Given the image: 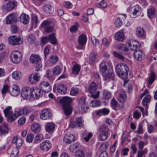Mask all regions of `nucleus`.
Masks as SVG:
<instances>
[{
	"mask_svg": "<svg viewBox=\"0 0 157 157\" xmlns=\"http://www.w3.org/2000/svg\"><path fill=\"white\" fill-rule=\"evenodd\" d=\"M83 121L82 117H78L76 118L75 121L74 123H71L70 126L71 128L77 127H82L83 126Z\"/></svg>",
	"mask_w": 157,
	"mask_h": 157,
	"instance_id": "obj_18",
	"label": "nucleus"
},
{
	"mask_svg": "<svg viewBox=\"0 0 157 157\" xmlns=\"http://www.w3.org/2000/svg\"><path fill=\"white\" fill-rule=\"evenodd\" d=\"M30 94L32 97L36 98L40 97L42 95L40 89L36 87L31 88Z\"/></svg>",
	"mask_w": 157,
	"mask_h": 157,
	"instance_id": "obj_13",
	"label": "nucleus"
},
{
	"mask_svg": "<svg viewBox=\"0 0 157 157\" xmlns=\"http://www.w3.org/2000/svg\"><path fill=\"white\" fill-rule=\"evenodd\" d=\"M115 39L118 41H122L124 38V35L122 30L117 32L115 35Z\"/></svg>",
	"mask_w": 157,
	"mask_h": 157,
	"instance_id": "obj_30",
	"label": "nucleus"
},
{
	"mask_svg": "<svg viewBox=\"0 0 157 157\" xmlns=\"http://www.w3.org/2000/svg\"><path fill=\"white\" fill-rule=\"evenodd\" d=\"M109 112V110L107 108H104L98 110L97 112V114L101 115V114L105 115L108 114Z\"/></svg>",
	"mask_w": 157,
	"mask_h": 157,
	"instance_id": "obj_39",
	"label": "nucleus"
},
{
	"mask_svg": "<svg viewBox=\"0 0 157 157\" xmlns=\"http://www.w3.org/2000/svg\"><path fill=\"white\" fill-rule=\"evenodd\" d=\"M126 95L125 92H123L120 94L118 97L119 101L122 103L125 102L126 101Z\"/></svg>",
	"mask_w": 157,
	"mask_h": 157,
	"instance_id": "obj_43",
	"label": "nucleus"
},
{
	"mask_svg": "<svg viewBox=\"0 0 157 157\" xmlns=\"http://www.w3.org/2000/svg\"><path fill=\"white\" fill-rule=\"evenodd\" d=\"M38 22V17L36 15H34L32 17L31 22L33 25H34L35 27H36Z\"/></svg>",
	"mask_w": 157,
	"mask_h": 157,
	"instance_id": "obj_49",
	"label": "nucleus"
},
{
	"mask_svg": "<svg viewBox=\"0 0 157 157\" xmlns=\"http://www.w3.org/2000/svg\"><path fill=\"white\" fill-rule=\"evenodd\" d=\"M151 99L150 95H147L143 100L142 103L144 106H146Z\"/></svg>",
	"mask_w": 157,
	"mask_h": 157,
	"instance_id": "obj_51",
	"label": "nucleus"
},
{
	"mask_svg": "<svg viewBox=\"0 0 157 157\" xmlns=\"http://www.w3.org/2000/svg\"><path fill=\"white\" fill-rule=\"evenodd\" d=\"M122 24V20L119 18H117L115 21V25L117 28L120 27Z\"/></svg>",
	"mask_w": 157,
	"mask_h": 157,
	"instance_id": "obj_56",
	"label": "nucleus"
},
{
	"mask_svg": "<svg viewBox=\"0 0 157 157\" xmlns=\"http://www.w3.org/2000/svg\"><path fill=\"white\" fill-rule=\"evenodd\" d=\"M58 92L61 94H65L67 89L66 86L62 84H59L57 87Z\"/></svg>",
	"mask_w": 157,
	"mask_h": 157,
	"instance_id": "obj_34",
	"label": "nucleus"
},
{
	"mask_svg": "<svg viewBox=\"0 0 157 157\" xmlns=\"http://www.w3.org/2000/svg\"><path fill=\"white\" fill-rule=\"evenodd\" d=\"M40 78V75L37 73L31 74L29 76V79L30 82L32 83H36L38 82Z\"/></svg>",
	"mask_w": 157,
	"mask_h": 157,
	"instance_id": "obj_24",
	"label": "nucleus"
},
{
	"mask_svg": "<svg viewBox=\"0 0 157 157\" xmlns=\"http://www.w3.org/2000/svg\"><path fill=\"white\" fill-rule=\"evenodd\" d=\"M29 111L26 107L23 108L20 111V116L22 115H26L29 113Z\"/></svg>",
	"mask_w": 157,
	"mask_h": 157,
	"instance_id": "obj_58",
	"label": "nucleus"
},
{
	"mask_svg": "<svg viewBox=\"0 0 157 157\" xmlns=\"http://www.w3.org/2000/svg\"><path fill=\"white\" fill-rule=\"evenodd\" d=\"M82 135L84 136V139L86 142H88L89 139L93 136V135L91 132H88L86 131H85L82 134Z\"/></svg>",
	"mask_w": 157,
	"mask_h": 157,
	"instance_id": "obj_38",
	"label": "nucleus"
},
{
	"mask_svg": "<svg viewBox=\"0 0 157 157\" xmlns=\"http://www.w3.org/2000/svg\"><path fill=\"white\" fill-rule=\"evenodd\" d=\"M40 147L42 150L47 151L51 148V144L49 141L45 140L40 144Z\"/></svg>",
	"mask_w": 157,
	"mask_h": 157,
	"instance_id": "obj_22",
	"label": "nucleus"
},
{
	"mask_svg": "<svg viewBox=\"0 0 157 157\" xmlns=\"http://www.w3.org/2000/svg\"><path fill=\"white\" fill-rule=\"evenodd\" d=\"M117 49L119 52L123 54H125L128 51V48L125 47L122 43H120L117 45Z\"/></svg>",
	"mask_w": 157,
	"mask_h": 157,
	"instance_id": "obj_28",
	"label": "nucleus"
},
{
	"mask_svg": "<svg viewBox=\"0 0 157 157\" xmlns=\"http://www.w3.org/2000/svg\"><path fill=\"white\" fill-rule=\"evenodd\" d=\"M81 69L80 66L78 63L75 64L72 68V72L75 75L78 74Z\"/></svg>",
	"mask_w": 157,
	"mask_h": 157,
	"instance_id": "obj_35",
	"label": "nucleus"
},
{
	"mask_svg": "<svg viewBox=\"0 0 157 157\" xmlns=\"http://www.w3.org/2000/svg\"><path fill=\"white\" fill-rule=\"evenodd\" d=\"M147 131L149 133L153 132L155 130L154 127L151 124H148L147 126Z\"/></svg>",
	"mask_w": 157,
	"mask_h": 157,
	"instance_id": "obj_60",
	"label": "nucleus"
},
{
	"mask_svg": "<svg viewBox=\"0 0 157 157\" xmlns=\"http://www.w3.org/2000/svg\"><path fill=\"white\" fill-rule=\"evenodd\" d=\"M103 96L105 100H108L111 97V93L108 90H104L103 92Z\"/></svg>",
	"mask_w": 157,
	"mask_h": 157,
	"instance_id": "obj_41",
	"label": "nucleus"
},
{
	"mask_svg": "<svg viewBox=\"0 0 157 157\" xmlns=\"http://www.w3.org/2000/svg\"><path fill=\"white\" fill-rule=\"evenodd\" d=\"M103 78L104 80L109 82L111 80H114L115 79V74L114 72L109 71H107L105 72L102 74Z\"/></svg>",
	"mask_w": 157,
	"mask_h": 157,
	"instance_id": "obj_10",
	"label": "nucleus"
},
{
	"mask_svg": "<svg viewBox=\"0 0 157 157\" xmlns=\"http://www.w3.org/2000/svg\"><path fill=\"white\" fill-rule=\"evenodd\" d=\"M87 38L86 35L82 34L80 35L78 38V43L81 45L79 47H77L78 48L82 49L83 48V46L86 43Z\"/></svg>",
	"mask_w": 157,
	"mask_h": 157,
	"instance_id": "obj_16",
	"label": "nucleus"
},
{
	"mask_svg": "<svg viewBox=\"0 0 157 157\" xmlns=\"http://www.w3.org/2000/svg\"><path fill=\"white\" fill-rule=\"evenodd\" d=\"M28 40L30 44H33L35 40V38L34 35L30 34L28 36Z\"/></svg>",
	"mask_w": 157,
	"mask_h": 157,
	"instance_id": "obj_54",
	"label": "nucleus"
},
{
	"mask_svg": "<svg viewBox=\"0 0 157 157\" xmlns=\"http://www.w3.org/2000/svg\"><path fill=\"white\" fill-rule=\"evenodd\" d=\"M157 12L156 10L152 7L150 8L147 10V15L150 18H153L156 16Z\"/></svg>",
	"mask_w": 157,
	"mask_h": 157,
	"instance_id": "obj_29",
	"label": "nucleus"
},
{
	"mask_svg": "<svg viewBox=\"0 0 157 157\" xmlns=\"http://www.w3.org/2000/svg\"><path fill=\"white\" fill-rule=\"evenodd\" d=\"M97 86L94 82H92L89 86V90L91 97L94 98H97L99 96L100 92L97 91Z\"/></svg>",
	"mask_w": 157,
	"mask_h": 157,
	"instance_id": "obj_6",
	"label": "nucleus"
},
{
	"mask_svg": "<svg viewBox=\"0 0 157 157\" xmlns=\"http://www.w3.org/2000/svg\"><path fill=\"white\" fill-rule=\"evenodd\" d=\"M111 107L114 109L117 110L120 109V107L118 105V102L114 98L111 100Z\"/></svg>",
	"mask_w": 157,
	"mask_h": 157,
	"instance_id": "obj_37",
	"label": "nucleus"
},
{
	"mask_svg": "<svg viewBox=\"0 0 157 157\" xmlns=\"http://www.w3.org/2000/svg\"><path fill=\"white\" fill-rule=\"evenodd\" d=\"M90 105L92 107L98 106L100 105V102L98 100L92 101L90 103Z\"/></svg>",
	"mask_w": 157,
	"mask_h": 157,
	"instance_id": "obj_50",
	"label": "nucleus"
},
{
	"mask_svg": "<svg viewBox=\"0 0 157 157\" xmlns=\"http://www.w3.org/2000/svg\"><path fill=\"white\" fill-rule=\"evenodd\" d=\"M15 6L16 3L15 2H10L2 6V10L5 11H10L13 9Z\"/></svg>",
	"mask_w": 157,
	"mask_h": 157,
	"instance_id": "obj_14",
	"label": "nucleus"
},
{
	"mask_svg": "<svg viewBox=\"0 0 157 157\" xmlns=\"http://www.w3.org/2000/svg\"><path fill=\"white\" fill-rule=\"evenodd\" d=\"M112 67V63L109 61L103 62L100 65V69L102 74L105 72L108 67Z\"/></svg>",
	"mask_w": 157,
	"mask_h": 157,
	"instance_id": "obj_15",
	"label": "nucleus"
},
{
	"mask_svg": "<svg viewBox=\"0 0 157 157\" xmlns=\"http://www.w3.org/2000/svg\"><path fill=\"white\" fill-rule=\"evenodd\" d=\"M9 88V86L7 85H5L3 86V87L2 89L1 92L2 94H5L6 93L7 91L8 90Z\"/></svg>",
	"mask_w": 157,
	"mask_h": 157,
	"instance_id": "obj_63",
	"label": "nucleus"
},
{
	"mask_svg": "<svg viewBox=\"0 0 157 157\" xmlns=\"http://www.w3.org/2000/svg\"><path fill=\"white\" fill-rule=\"evenodd\" d=\"M133 55L135 59L138 61H140L144 58L145 54L143 51L139 50L135 51Z\"/></svg>",
	"mask_w": 157,
	"mask_h": 157,
	"instance_id": "obj_19",
	"label": "nucleus"
},
{
	"mask_svg": "<svg viewBox=\"0 0 157 157\" xmlns=\"http://www.w3.org/2000/svg\"><path fill=\"white\" fill-rule=\"evenodd\" d=\"M141 7L138 5H136L132 7H129L128 10L130 16L135 18L140 15L141 12Z\"/></svg>",
	"mask_w": 157,
	"mask_h": 157,
	"instance_id": "obj_5",
	"label": "nucleus"
},
{
	"mask_svg": "<svg viewBox=\"0 0 157 157\" xmlns=\"http://www.w3.org/2000/svg\"><path fill=\"white\" fill-rule=\"evenodd\" d=\"M76 157H85V155L83 151L81 150H79L76 151L75 152Z\"/></svg>",
	"mask_w": 157,
	"mask_h": 157,
	"instance_id": "obj_59",
	"label": "nucleus"
},
{
	"mask_svg": "<svg viewBox=\"0 0 157 157\" xmlns=\"http://www.w3.org/2000/svg\"><path fill=\"white\" fill-rule=\"evenodd\" d=\"M50 62L52 64H55L58 61V58L56 55H51L49 58Z\"/></svg>",
	"mask_w": 157,
	"mask_h": 157,
	"instance_id": "obj_46",
	"label": "nucleus"
},
{
	"mask_svg": "<svg viewBox=\"0 0 157 157\" xmlns=\"http://www.w3.org/2000/svg\"><path fill=\"white\" fill-rule=\"evenodd\" d=\"M19 20L18 15L13 13H10L6 18V22L7 24H11L17 22Z\"/></svg>",
	"mask_w": 157,
	"mask_h": 157,
	"instance_id": "obj_9",
	"label": "nucleus"
},
{
	"mask_svg": "<svg viewBox=\"0 0 157 157\" xmlns=\"http://www.w3.org/2000/svg\"><path fill=\"white\" fill-rule=\"evenodd\" d=\"M55 127V124L53 122H49L46 124L45 129L47 132H53Z\"/></svg>",
	"mask_w": 157,
	"mask_h": 157,
	"instance_id": "obj_31",
	"label": "nucleus"
},
{
	"mask_svg": "<svg viewBox=\"0 0 157 157\" xmlns=\"http://www.w3.org/2000/svg\"><path fill=\"white\" fill-rule=\"evenodd\" d=\"M155 79V75L153 72H151L149 76V78L148 80V82L150 84H151Z\"/></svg>",
	"mask_w": 157,
	"mask_h": 157,
	"instance_id": "obj_52",
	"label": "nucleus"
},
{
	"mask_svg": "<svg viewBox=\"0 0 157 157\" xmlns=\"http://www.w3.org/2000/svg\"><path fill=\"white\" fill-rule=\"evenodd\" d=\"M52 23V21L49 20H45L43 21L41 24L42 28L44 29L46 33H49L52 32L54 29V27L50 25Z\"/></svg>",
	"mask_w": 157,
	"mask_h": 157,
	"instance_id": "obj_8",
	"label": "nucleus"
},
{
	"mask_svg": "<svg viewBox=\"0 0 157 157\" xmlns=\"http://www.w3.org/2000/svg\"><path fill=\"white\" fill-rule=\"evenodd\" d=\"M75 136L71 133L65 135L63 137V141L66 143L70 144L75 140Z\"/></svg>",
	"mask_w": 157,
	"mask_h": 157,
	"instance_id": "obj_20",
	"label": "nucleus"
},
{
	"mask_svg": "<svg viewBox=\"0 0 157 157\" xmlns=\"http://www.w3.org/2000/svg\"><path fill=\"white\" fill-rule=\"evenodd\" d=\"M52 9V6L49 4L45 5L43 8L44 11L47 13H50Z\"/></svg>",
	"mask_w": 157,
	"mask_h": 157,
	"instance_id": "obj_48",
	"label": "nucleus"
},
{
	"mask_svg": "<svg viewBox=\"0 0 157 157\" xmlns=\"http://www.w3.org/2000/svg\"><path fill=\"white\" fill-rule=\"evenodd\" d=\"M44 139L43 135L41 134H37L35 137L34 142L35 143H39Z\"/></svg>",
	"mask_w": 157,
	"mask_h": 157,
	"instance_id": "obj_47",
	"label": "nucleus"
},
{
	"mask_svg": "<svg viewBox=\"0 0 157 157\" xmlns=\"http://www.w3.org/2000/svg\"><path fill=\"white\" fill-rule=\"evenodd\" d=\"M0 133L2 134H6L8 132V128L6 124H3L0 127Z\"/></svg>",
	"mask_w": 157,
	"mask_h": 157,
	"instance_id": "obj_42",
	"label": "nucleus"
},
{
	"mask_svg": "<svg viewBox=\"0 0 157 157\" xmlns=\"http://www.w3.org/2000/svg\"><path fill=\"white\" fill-rule=\"evenodd\" d=\"M136 33L137 36L138 37H142L144 35V31L141 28H138L136 29Z\"/></svg>",
	"mask_w": 157,
	"mask_h": 157,
	"instance_id": "obj_45",
	"label": "nucleus"
},
{
	"mask_svg": "<svg viewBox=\"0 0 157 157\" xmlns=\"http://www.w3.org/2000/svg\"><path fill=\"white\" fill-rule=\"evenodd\" d=\"M30 88L29 87L26 86L23 88L21 90V94L22 98L24 99H27L28 98L29 94V91L30 92Z\"/></svg>",
	"mask_w": 157,
	"mask_h": 157,
	"instance_id": "obj_23",
	"label": "nucleus"
},
{
	"mask_svg": "<svg viewBox=\"0 0 157 157\" xmlns=\"http://www.w3.org/2000/svg\"><path fill=\"white\" fill-rule=\"evenodd\" d=\"M48 40H50V43L53 44H57L56 39L54 33H52L48 35Z\"/></svg>",
	"mask_w": 157,
	"mask_h": 157,
	"instance_id": "obj_40",
	"label": "nucleus"
},
{
	"mask_svg": "<svg viewBox=\"0 0 157 157\" xmlns=\"http://www.w3.org/2000/svg\"><path fill=\"white\" fill-rule=\"evenodd\" d=\"M92 42L94 46L98 45L99 44V40L95 37L93 36L91 38Z\"/></svg>",
	"mask_w": 157,
	"mask_h": 157,
	"instance_id": "obj_62",
	"label": "nucleus"
},
{
	"mask_svg": "<svg viewBox=\"0 0 157 157\" xmlns=\"http://www.w3.org/2000/svg\"><path fill=\"white\" fill-rule=\"evenodd\" d=\"M79 103L81 105V109L83 113L86 112L89 108L87 104L86 105L85 102V99L84 98H81L79 99Z\"/></svg>",
	"mask_w": 157,
	"mask_h": 157,
	"instance_id": "obj_25",
	"label": "nucleus"
},
{
	"mask_svg": "<svg viewBox=\"0 0 157 157\" xmlns=\"http://www.w3.org/2000/svg\"><path fill=\"white\" fill-rule=\"evenodd\" d=\"M129 71L128 66L124 63H119L115 67L116 74L119 77L124 79L127 78Z\"/></svg>",
	"mask_w": 157,
	"mask_h": 157,
	"instance_id": "obj_1",
	"label": "nucleus"
},
{
	"mask_svg": "<svg viewBox=\"0 0 157 157\" xmlns=\"http://www.w3.org/2000/svg\"><path fill=\"white\" fill-rule=\"evenodd\" d=\"M19 73L18 71H13L12 74L13 78L16 80L19 79L20 78Z\"/></svg>",
	"mask_w": 157,
	"mask_h": 157,
	"instance_id": "obj_57",
	"label": "nucleus"
},
{
	"mask_svg": "<svg viewBox=\"0 0 157 157\" xmlns=\"http://www.w3.org/2000/svg\"><path fill=\"white\" fill-rule=\"evenodd\" d=\"M40 88L45 93L49 92L51 90V87L49 83L47 82H42L40 85Z\"/></svg>",
	"mask_w": 157,
	"mask_h": 157,
	"instance_id": "obj_11",
	"label": "nucleus"
},
{
	"mask_svg": "<svg viewBox=\"0 0 157 157\" xmlns=\"http://www.w3.org/2000/svg\"><path fill=\"white\" fill-rule=\"evenodd\" d=\"M31 128L33 132L37 133L40 131V127L38 124L34 123L32 124Z\"/></svg>",
	"mask_w": 157,
	"mask_h": 157,
	"instance_id": "obj_36",
	"label": "nucleus"
},
{
	"mask_svg": "<svg viewBox=\"0 0 157 157\" xmlns=\"http://www.w3.org/2000/svg\"><path fill=\"white\" fill-rule=\"evenodd\" d=\"M29 18L28 15L22 13L20 15V21L23 24H26L29 21Z\"/></svg>",
	"mask_w": 157,
	"mask_h": 157,
	"instance_id": "obj_32",
	"label": "nucleus"
},
{
	"mask_svg": "<svg viewBox=\"0 0 157 157\" xmlns=\"http://www.w3.org/2000/svg\"><path fill=\"white\" fill-rule=\"evenodd\" d=\"M61 71L62 70L59 66H56L54 67L52 70V73L53 75H59L60 74Z\"/></svg>",
	"mask_w": 157,
	"mask_h": 157,
	"instance_id": "obj_44",
	"label": "nucleus"
},
{
	"mask_svg": "<svg viewBox=\"0 0 157 157\" xmlns=\"http://www.w3.org/2000/svg\"><path fill=\"white\" fill-rule=\"evenodd\" d=\"M11 88L12 90H9V92L11 95L13 96H17L19 95L20 93L19 88L17 85H13Z\"/></svg>",
	"mask_w": 157,
	"mask_h": 157,
	"instance_id": "obj_27",
	"label": "nucleus"
},
{
	"mask_svg": "<svg viewBox=\"0 0 157 157\" xmlns=\"http://www.w3.org/2000/svg\"><path fill=\"white\" fill-rule=\"evenodd\" d=\"M34 138V135L32 134L28 135L27 137L26 141L28 142L31 143L33 140Z\"/></svg>",
	"mask_w": 157,
	"mask_h": 157,
	"instance_id": "obj_61",
	"label": "nucleus"
},
{
	"mask_svg": "<svg viewBox=\"0 0 157 157\" xmlns=\"http://www.w3.org/2000/svg\"><path fill=\"white\" fill-rule=\"evenodd\" d=\"M108 131L109 128L105 125H102L100 127L98 133L100 140L104 141L107 139Z\"/></svg>",
	"mask_w": 157,
	"mask_h": 157,
	"instance_id": "obj_4",
	"label": "nucleus"
},
{
	"mask_svg": "<svg viewBox=\"0 0 157 157\" xmlns=\"http://www.w3.org/2000/svg\"><path fill=\"white\" fill-rule=\"evenodd\" d=\"M9 43L12 45H18L19 44L20 36H12L8 39Z\"/></svg>",
	"mask_w": 157,
	"mask_h": 157,
	"instance_id": "obj_17",
	"label": "nucleus"
},
{
	"mask_svg": "<svg viewBox=\"0 0 157 157\" xmlns=\"http://www.w3.org/2000/svg\"><path fill=\"white\" fill-rule=\"evenodd\" d=\"M113 54L116 57L119 58L122 61L124 60V57L122 55L119 54L117 52L113 51Z\"/></svg>",
	"mask_w": 157,
	"mask_h": 157,
	"instance_id": "obj_55",
	"label": "nucleus"
},
{
	"mask_svg": "<svg viewBox=\"0 0 157 157\" xmlns=\"http://www.w3.org/2000/svg\"><path fill=\"white\" fill-rule=\"evenodd\" d=\"M30 61L33 63L37 64L41 62V59L38 55L33 54L30 56Z\"/></svg>",
	"mask_w": 157,
	"mask_h": 157,
	"instance_id": "obj_26",
	"label": "nucleus"
},
{
	"mask_svg": "<svg viewBox=\"0 0 157 157\" xmlns=\"http://www.w3.org/2000/svg\"><path fill=\"white\" fill-rule=\"evenodd\" d=\"M11 31L13 33H17L18 29V27L15 25H13L11 26Z\"/></svg>",
	"mask_w": 157,
	"mask_h": 157,
	"instance_id": "obj_64",
	"label": "nucleus"
},
{
	"mask_svg": "<svg viewBox=\"0 0 157 157\" xmlns=\"http://www.w3.org/2000/svg\"><path fill=\"white\" fill-rule=\"evenodd\" d=\"M20 54V52L18 51H14L10 55V59L11 61L15 63H19V59L18 55Z\"/></svg>",
	"mask_w": 157,
	"mask_h": 157,
	"instance_id": "obj_21",
	"label": "nucleus"
},
{
	"mask_svg": "<svg viewBox=\"0 0 157 157\" xmlns=\"http://www.w3.org/2000/svg\"><path fill=\"white\" fill-rule=\"evenodd\" d=\"M78 93V89L76 87H73L71 90L70 92L71 95L72 96H75Z\"/></svg>",
	"mask_w": 157,
	"mask_h": 157,
	"instance_id": "obj_53",
	"label": "nucleus"
},
{
	"mask_svg": "<svg viewBox=\"0 0 157 157\" xmlns=\"http://www.w3.org/2000/svg\"><path fill=\"white\" fill-rule=\"evenodd\" d=\"M60 101L62 105L65 114L66 115H69L72 112V109L70 105L72 101L71 98L65 96L61 99Z\"/></svg>",
	"mask_w": 157,
	"mask_h": 157,
	"instance_id": "obj_2",
	"label": "nucleus"
},
{
	"mask_svg": "<svg viewBox=\"0 0 157 157\" xmlns=\"http://www.w3.org/2000/svg\"><path fill=\"white\" fill-rule=\"evenodd\" d=\"M51 116L52 114L50 110L47 108L43 109L40 115V118L44 120L49 119Z\"/></svg>",
	"mask_w": 157,
	"mask_h": 157,
	"instance_id": "obj_12",
	"label": "nucleus"
},
{
	"mask_svg": "<svg viewBox=\"0 0 157 157\" xmlns=\"http://www.w3.org/2000/svg\"><path fill=\"white\" fill-rule=\"evenodd\" d=\"M12 107L8 106L3 110L5 116L8 121L12 122L16 120L19 115L18 111L15 110L14 114L11 110Z\"/></svg>",
	"mask_w": 157,
	"mask_h": 157,
	"instance_id": "obj_3",
	"label": "nucleus"
},
{
	"mask_svg": "<svg viewBox=\"0 0 157 157\" xmlns=\"http://www.w3.org/2000/svg\"><path fill=\"white\" fill-rule=\"evenodd\" d=\"M126 46L131 51H136L140 48V45L137 41L133 40H129L126 43Z\"/></svg>",
	"mask_w": 157,
	"mask_h": 157,
	"instance_id": "obj_7",
	"label": "nucleus"
},
{
	"mask_svg": "<svg viewBox=\"0 0 157 157\" xmlns=\"http://www.w3.org/2000/svg\"><path fill=\"white\" fill-rule=\"evenodd\" d=\"M98 54L97 53H91L90 55V60L89 63L90 65L95 63L96 59Z\"/></svg>",
	"mask_w": 157,
	"mask_h": 157,
	"instance_id": "obj_33",
	"label": "nucleus"
}]
</instances>
